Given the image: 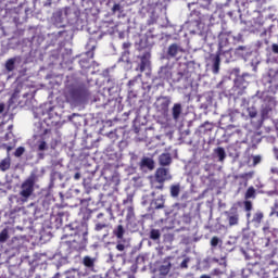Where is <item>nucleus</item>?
Wrapping results in <instances>:
<instances>
[{"label": "nucleus", "instance_id": "4c0bfd02", "mask_svg": "<svg viewBox=\"0 0 278 278\" xmlns=\"http://www.w3.org/2000/svg\"><path fill=\"white\" fill-rule=\"evenodd\" d=\"M243 206L247 212H251L253 210V202H251V200H245Z\"/></svg>", "mask_w": 278, "mask_h": 278}, {"label": "nucleus", "instance_id": "37998d69", "mask_svg": "<svg viewBox=\"0 0 278 278\" xmlns=\"http://www.w3.org/2000/svg\"><path fill=\"white\" fill-rule=\"evenodd\" d=\"M219 242H220V239L218 237H213L211 239V247L216 248V247H218Z\"/></svg>", "mask_w": 278, "mask_h": 278}, {"label": "nucleus", "instance_id": "423d86ee", "mask_svg": "<svg viewBox=\"0 0 278 278\" xmlns=\"http://www.w3.org/2000/svg\"><path fill=\"white\" fill-rule=\"evenodd\" d=\"M186 207H188V204L186 203H175L172 206L170 212H165L166 216H168V214H174V216H179V213L182 212V218H184V223L189 224L190 223V215L186 214Z\"/></svg>", "mask_w": 278, "mask_h": 278}, {"label": "nucleus", "instance_id": "cd10ccee", "mask_svg": "<svg viewBox=\"0 0 278 278\" xmlns=\"http://www.w3.org/2000/svg\"><path fill=\"white\" fill-rule=\"evenodd\" d=\"M262 220H264V213L256 212L253 215L252 223H255V225H260L262 223Z\"/></svg>", "mask_w": 278, "mask_h": 278}, {"label": "nucleus", "instance_id": "bf43d9fd", "mask_svg": "<svg viewBox=\"0 0 278 278\" xmlns=\"http://www.w3.org/2000/svg\"><path fill=\"white\" fill-rule=\"evenodd\" d=\"M103 216H104L103 213H99V214L97 215V218H103Z\"/></svg>", "mask_w": 278, "mask_h": 278}, {"label": "nucleus", "instance_id": "a18cd8bd", "mask_svg": "<svg viewBox=\"0 0 278 278\" xmlns=\"http://www.w3.org/2000/svg\"><path fill=\"white\" fill-rule=\"evenodd\" d=\"M252 178H253V172H249L241 175V179H252Z\"/></svg>", "mask_w": 278, "mask_h": 278}, {"label": "nucleus", "instance_id": "e433bc0d", "mask_svg": "<svg viewBox=\"0 0 278 278\" xmlns=\"http://www.w3.org/2000/svg\"><path fill=\"white\" fill-rule=\"evenodd\" d=\"M159 270L160 275H163V277H165V275H168V273H170V267L162 265Z\"/></svg>", "mask_w": 278, "mask_h": 278}, {"label": "nucleus", "instance_id": "9d476101", "mask_svg": "<svg viewBox=\"0 0 278 278\" xmlns=\"http://www.w3.org/2000/svg\"><path fill=\"white\" fill-rule=\"evenodd\" d=\"M140 170H153L155 168V161L149 156H143L139 162Z\"/></svg>", "mask_w": 278, "mask_h": 278}, {"label": "nucleus", "instance_id": "3c124183", "mask_svg": "<svg viewBox=\"0 0 278 278\" xmlns=\"http://www.w3.org/2000/svg\"><path fill=\"white\" fill-rule=\"evenodd\" d=\"M74 179H75V181H79V179H81V173L76 172L74 175Z\"/></svg>", "mask_w": 278, "mask_h": 278}, {"label": "nucleus", "instance_id": "bb28decb", "mask_svg": "<svg viewBox=\"0 0 278 278\" xmlns=\"http://www.w3.org/2000/svg\"><path fill=\"white\" fill-rule=\"evenodd\" d=\"M15 64H16V59L15 58L9 59L5 62V68L8 71V73H12V71H14Z\"/></svg>", "mask_w": 278, "mask_h": 278}, {"label": "nucleus", "instance_id": "1a4fd4ad", "mask_svg": "<svg viewBox=\"0 0 278 278\" xmlns=\"http://www.w3.org/2000/svg\"><path fill=\"white\" fill-rule=\"evenodd\" d=\"M172 177L168 175V169L164 167H160L155 172V180L157 184H164V181H168Z\"/></svg>", "mask_w": 278, "mask_h": 278}, {"label": "nucleus", "instance_id": "aec40b11", "mask_svg": "<svg viewBox=\"0 0 278 278\" xmlns=\"http://www.w3.org/2000/svg\"><path fill=\"white\" fill-rule=\"evenodd\" d=\"M169 192L173 199H177V197H179V192H181V187L179 185H172L169 188Z\"/></svg>", "mask_w": 278, "mask_h": 278}, {"label": "nucleus", "instance_id": "774afa93", "mask_svg": "<svg viewBox=\"0 0 278 278\" xmlns=\"http://www.w3.org/2000/svg\"><path fill=\"white\" fill-rule=\"evenodd\" d=\"M128 84H129V86H132L134 81L129 80V83H128Z\"/></svg>", "mask_w": 278, "mask_h": 278}, {"label": "nucleus", "instance_id": "f704fd0d", "mask_svg": "<svg viewBox=\"0 0 278 278\" xmlns=\"http://www.w3.org/2000/svg\"><path fill=\"white\" fill-rule=\"evenodd\" d=\"M152 190H164V182L153 181L151 185Z\"/></svg>", "mask_w": 278, "mask_h": 278}, {"label": "nucleus", "instance_id": "ea45409f", "mask_svg": "<svg viewBox=\"0 0 278 278\" xmlns=\"http://www.w3.org/2000/svg\"><path fill=\"white\" fill-rule=\"evenodd\" d=\"M24 153H25V148L24 147H18L14 152V156L15 157H21Z\"/></svg>", "mask_w": 278, "mask_h": 278}, {"label": "nucleus", "instance_id": "39448f33", "mask_svg": "<svg viewBox=\"0 0 278 278\" xmlns=\"http://www.w3.org/2000/svg\"><path fill=\"white\" fill-rule=\"evenodd\" d=\"M172 103L173 99L170 96H160L154 103V108L159 114H162V116H168Z\"/></svg>", "mask_w": 278, "mask_h": 278}, {"label": "nucleus", "instance_id": "4468645a", "mask_svg": "<svg viewBox=\"0 0 278 278\" xmlns=\"http://www.w3.org/2000/svg\"><path fill=\"white\" fill-rule=\"evenodd\" d=\"M126 223L127 225H131L136 223V212L134 211V205H128L126 207Z\"/></svg>", "mask_w": 278, "mask_h": 278}, {"label": "nucleus", "instance_id": "20e7f679", "mask_svg": "<svg viewBox=\"0 0 278 278\" xmlns=\"http://www.w3.org/2000/svg\"><path fill=\"white\" fill-rule=\"evenodd\" d=\"M38 181V175L36 173H31L21 185L20 190V199L22 203H27L29 201V197L34 194V188L36 182Z\"/></svg>", "mask_w": 278, "mask_h": 278}, {"label": "nucleus", "instance_id": "6e6d98bb", "mask_svg": "<svg viewBox=\"0 0 278 278\" xmlns=\"http://www.w3.org/2000/svg\"><path fill=\"white\" fill-rule=\"evenodd\" d=\"M129 47H131L130 42H124L123 43V49H129Z\"/></svg>", "mask_w": 278, "mask_h": 278}, {"label": "nucleus", "instance_id": "052dcab7", "mask_svg": "<svg viewBox=\"0 0 278 278\" xmlns=\"http://www.w3.org/2000/svg\"><path fill=\"white\" fill-rule=\"evenodd\" d=\"M204 170H206V172L210 170V165H205Z\"/></svg>", "mask_w": 278, "mask_h": 278}, {"label": "nucleus", "instance_id": "393cba45", "mask_svg": "<svg viewBox=\"0 0 278 278\" xmlns=\"http://www.w3.org/2000/svg\"><path fill=\"white\" fill-rule=\"evenodd\" d=\"M83 264L86 268H94V258L90 256H84Z\"/></svg>", "mask_w": 278, "mask_h": 278}, {"label": "nucleus", "instance_id": "8fccbe9b", "mask_svg": "<svg viewBox=\"0 0 278 278\" xmlns=\"http://www.w3.org/2000/svg\"><path fill=\"white\" fill-rule=\"evenodd\" d=\"M271 51H273V53H275V55H278V45L277 43H274L271 46Z\"/></svg>", "mask_w": 278, "mask_h": 278}, {"label": "nucleus", "instance_id": "f03ea898", "mask_svg": "<svg viewBox=\"0 0 278 278\" xmlns=\"http://www.w3.org/2000/svg\"><path fill=\"white\" fill-rule=\"evenodd\" d=\"M63 97L67 103L75 105V103H83V101H86V99L90 97V91H88V88L84 85L72 84L65 87Z\"/></svg>", "mask_w": 278, "mask_h": 278}, {"label": "nucleus", "instance_id": "e2e57ef3", "mask_svg": "<svg viewBox=\"0 0 278 278\" xmlns=\"http://www.w3.org/2000/svg\"><path fill=\"white\" fill-rule=\"evenodd\" d=\"M109 257H110V260H113L114 258V254L110 253Z\"/></svg>", "mask_w": 278, "mask_h": 278}, {"label": "nucleus", "instance_id": "0e129e2a", "mask_svg": "<svg viewBox=\"0 0 278 278\" xmlns=\"http://www.w3.org/2000/svg\"><path fill=\"white\" fill-rule=\"evenodd\" d=\"M247 218H251V212L247 213Z\"/></svg>", "mask_w": 278, "mask_h": 278}, {"label": "nucleus", "instance_id": "0eeeda50", "mask_svg": "<svg viewBox=\"0 0 278 278\" xmlns=\"http://www.w3.org/2000/svg\"><path fill=\"white\" fill-rule=\"evenodd\" d=\"M229 227H236L240 225V213L238 212V206L232 205L229 211L224 212Z\"/></svg>", "mask_w": 278, "mask_h": 278}, {"label": "nucleus", "instance_id": "c85d7f7f", "mask_svg": "<svg viewBox=\"0 0 278 278\" xmlns=\"http://www.w3.org/2000/svg\"><path fill=\"white\" fill-rule=\"evenodd\" d=\"M191 16H195L193 20L195 23H201L203 16L201 15V11L193 9L190 13Z\"/></svg>", "mask_w": 278, "mask_h": 278}, {"label": "nucleus", "instance_id": "338daca9", "mask_svg": "<svg viewBox=\"0 0 278 278\" xmlns=\"http://www.w3.org/2000/svg\"><path fill=\"white\" fill-rule=\"evenodd\" d=\"M151 197H155V191H152Z\"/></svg>", "mask_w": 278, "mask_h": 278}, {"label": "nucleus", "instance_id": "a211bd4d", "mask_svg": "<svg viewBox=\"0 0 278 278\" xmlns=\"http://www.w3.org/2000/svg\"><path fill=\"white\" fill-rule=\"evenodd\" d=\"M257 198V191L255 190V187L251 186L247 189L244 193V200L249 201V199H256Z\"/></svg>", "mask_w": 278, "mask_h": 278}, {"label": "nucleus", "instance_id": "4be33fe9", "mask_svg": "<svg viewBox=\"0 0 278 278\" xmlns=\"http://www.w3.org/2000/svg\"><path fill=\"white\" fill-rule=\"evenodd\" d=\"M270 173H271L270 179L271 181H274L276 186V190L278 191V167H271Z\"/></svg>", "mask_w": 278, "mask_h": 278}, {"label": "nucleus", "instance_id": "72a5a7b5", "mask_svg": "<svg viewBox=\"0 0 278 278\" xmlns=\"http://www.w3.org/2000/svg\"><path fill=\"white\" fill-rule=\"evenodd\" d=\"M248 115L250 118H256L257 117V109L255 106H249L247 109Z\"/></svg>", "mask_w": 278, "mask_h": 278}, {"label": "nucleus", "instance_id": "864d4df0", "mask_svg": "<svg viewBox=\"0 0 278 278\" xmlns=\"http://www.w3.org/2000/svg\"><path fill=\"white\" fill-rule=\"evenodd\" d=\"M240 51H247V47L244 46H239L237 49H236V52H240Z\"/></svg>", "mask_w": 278, "mask_h": 278}, {"label": "nucleus", "instance_id": "09e8293b", "mask_svg": "<svg viewBox=\"0 0 278 278\" xmlns=\"http://www.w3.org/2000/svg\"><path fill=\"white\" fill-rule=\"evenodd\" d=\"M116 250H117V251H121V252L125 251V244L118 242V243L116 244Z\"/></svg>", "mask_w": 278, "mask_h": 278}, {"label": "nucleus", "instance_id": "7ed1b4c3", "mask_svg": "<svg viewBox=\"0 0 278 278\" xmlns=\"http://www.w3.org/2000/svg\"><path fill=\"white\" fill-rule=\"evenodd\" d=\"M88 247V232H84L83 236L75 235L72 241L61 242V251H64L65 255H71L74 251H86Z\"/></svg>", "mask_w": 278, "mask_h": 278}, {"label": "nucleus", "instance_id": "58836bf2", "mask_svg": "<svg viewBox=\"0 0 278 278\" xmlns=\"http://www.w3.org/2000/svg\"><path fill=\"white\" fill-rule=\"evenodd\" d=\"M134 205V195L128 194L126 199L123 200V205Z\"/></svg>", "mask_w": 278, "mask_h": 278}, {"label": "nucleus", "instance_id": "f257e3e1", "mask_svg": "<svg viewBox=\"0 0 278 278\" xmlns=\"http://www.w3.org/2000/svg\"><path fill=\"white\" fill-rule=\"evenodd\" d=\"M159 77L160 79H173L174 84H181L182 81V88H188L191 84L190 77L192 76L190 75V70H188V67L178 71L176 74H173V68H170L168 65H165L160 68Z\"/></svg>", "mask_w": 278, "mask_h": 278}, {"label": "nucleus", "instance_id": "a19ab883", "mask_svg": "<svg viewBox=\"0 0 278 278\" xmlns=\"http://www.w3.org/2000/svg\"><path fill=\"white\" fill-rule=\"evenodd\" d=\"M105 228H108V224L98 223L94 226V231H103V229H105Z\"/></svg>", "mask_w": 278, "mask_h": 278}, {"label": "nucleus", "instance_id": "5fc2aeb1", "mask_svg": "<svg viewBox=\"0 0 278 278\" xmlns=\"http://www.w3.org/2000/svg\"><path fill=\"white\" fill-rule=\"evenodd\" d=\"M4 111H5V104L0 103V114H3Z\"/></svg>", "mask_w": 278, "mask_h": 278}, {"label": "nucleus", "instance_id": "79ce46f5", "mask_svg": "<svg viewBox=\"0 0 278 278\" xmlns=\"http://www.w3.org/2000/svg\"><path fill=\"white\" fill-rule=\"evenodd\" d=\"M207 125H210V122H204L202 125H200V129H204L203 134L206 131H212V127H206Z\"/></svg>", "mask_w": 278, "mask_h": 278}, {"label": "nucleus", "instance_id": "9b49d317", "mask_svg": "<svg viewBox=\"0 0 278 278\" xmlns=\"http://www.w3.org/2000/svg\"><path fill=\"white\" fill-rule=\"evenodd\" d=\"M220 54L219 52H216L215 54L210 55V60L212 62V71L214 75H218L220 72Z\"/></svg>", "mask_w": 278, "mask_h": 278}, {"label": "nucleus", "instance_id": "dca6fc26", "mask_svg": "<svg viewBox=\"0 0 278 278\" xmlns=\"http://www.w3.org/2000/svg\"><path fill=\"white\" fill-rule=\"evenodd\" d=\"M165 203L166 199H164V195H160L159 198L152 200L151 205L154 207V210H164Z\"/></svg>", "mask_w": 278, "mask_h": 278}, {"label": "nucleus", "instance_id": "69168bd1", "mask_svg": "<svg viewBox=\"0 0 278 278\" xmlns=\"http://www.w3.org/2000/svg\"><path fill=\"white\" fill-rule=\"evenodd\" d=\"M7 150H8V151H12V147L9 146V147L7 148Z\"/></svg>", "mask_w": 278, "mask_h": 278}, {"label": "nucleus", "instance_id": "c756f323", "mask_svg": "<svg viewBox=\"0 0 278 278\" xmlns=\"http://www.w3.org/2000/svg\"><path fill=\"white\" fill-rule=\"evenodd\" d=\"M159 18L160 15H157L155 11H153L148 20V25H156Z\"/></svg>", "mask_w": 278, "mask_h": 278}, {"label": "nucleus", "instance_id": "f3484780", "mask_svg": "<svg viewBox=\"0 0 278 278\" xmlns=\"http://www.w3.org/2000/svg\"><path fill=\"white\" fill-rule=\"evenodd\" d=\"M159 162L161 166H170L173 157H170L169 153H163L159 156Z\"/></svg>", "mask_w": 278, "mask_h": 278}, {"label": "nucleus", "instance_id": "473e14b6", "mask_svg": "<svg viewBox=\"0 0 278 278\" xmlns=\"http://www.w3.org/2000/svg\"><path fill=\"white\" fill-rule=\"evenodd\" d=\"M269 114H270V108H268V106L263 108L261 110V118H262V121L268 119Z\"/></svg>", "mask_w": 278, "mask_h": 278}, {"label": "nucleus", "instance_id": "ddd939ff", "mask_svg": "<svg viewBox=\"0 0 278 278\" xmlns=\"http://www.w3.org/2000/svg\"><path fill=\"white\" fill-rule=\"evenodd\" d=\"M182 112L184 108L181 106V103H174L172 108V118L176 122L179 121Z\"/></svg>", "mask_w": 278, "mask_h": 278}, {"label": "nucleus", "instance_id": "13d9d810", "mask_svg": "<svg viewBox=\"0 0 278 278\" xmlns=\"http://www.w3.org/2000/svg\"><path fill=\"white\" fill-rule=\"evenodd\" d=\"M275 212H276V214L278 216V203L275 204Z\"/></svg>", "mask_w": 278, "mask_h": 278}, {"label": "nucleus", "instance_id": "4d7b16f0", "mask_svg": "<svg viewBox=\"0 0 278 278\" xmlns=\"http://www.w3.org/2000/svg\"><path fill=\"white\" fill-rule=\"evenodd\" d=\"M263 231L264 233H268V231H270V227L268 226L263 227Z\"/></svg>", "mask_w": 278, "mask_h": 278}, {"label": "nucleus", "instance_id": "a878e982", "mask_svg": "<svg viewBox=\"0 0 278 278\" xmlns=\"http://www.w3.org/2000/svg\"><path fill=\"white\" fill-rule=\"evenodd\" d=\"M10 157H5L0 162V170H2V173H5V170H10Z\"/></svg>", "mask_w": 278, "mask_h": 278}, {"label": "nucleus", "instance_id": "2eb2a0df", "mask_svg": "<svg viewBox=\"0 0 278 278\" xmlns=\"http://www.w3.org/2000/svg\"><path fill=\"white\" fill-rule=\"evenodd\" d=\"M125 226H123L122 224H118L113 229V236H115V238H117L118 240H123V238H125Z\"/></svg>", "mask_w": 278, "mask_h": 278}, {"label": "nucleus", "instance_id": "49530a36", "mask_svg": "<svg viewBox=\"0 0 278 278\" xmlns=\"http://www.w3.org/2000/svg\"><path fill=\"white\" fill-rule=\"evenodd\" d=\"M113 14H116V12H121V4H114L112 8Z\"/></svg>", "mask_w": 278, "mask_h": 278}, {"label": "nucleus", "instance_id": "5701e85b", "mask_svg": "<svg viewBox=\"0 0 278 278\" xmlns=\"http://www.w3.org/2000/svg\"><path fill=\"white\" fill-rule=\"evenodd\" d=\"M150 240H153L154 242L160 240L162 238V232L160 229H151L149 235Z\"/></svg>", "mask_w": 278, "mask_h": 278}, {"label": "nucleus", "instance_id": "b1692460", "mask_svg": "<svg viewBox=\"0 0 278 278\" xmlns=\"http://www.w3.org/2000/svg\"><path fill=\"white\" fill-rule=\"evenodd\" d=\"M245 77H251V75L250 74H242L241 76H239L238 78H237V81H236V84L237 85H239V86H241L242 88H247L248 86H249V83H247V81H244V78Z\"/></svg>", "mask_w": 278, "mask_h": 278}, {"label": "nucleus", "instance_id": "c9c22d12", "mask_svg": "<svg viewBox=\"0 0 278 278\" xmlns=\"http://www.w3.org/2000/svg\"><path fill=\"white\" fill-rule=\"evenodd\" d=\"M262 25H264V17L258 15L256 18H254V27H262Z\"/></svg>", "mask_w": 278, "mask_h": 278}, {"label": "nucleus", "instance_id": "de8ad7c7", "mask_svg": "<svg viewBox=\"0 0 278 278\" xmlns=\"http://www.w3.org/2000/svg\"><path fill=\"white\" fill-rule=\"evenodd\" d=\"M190 261L188 258H185L181 263H180V268H188V263Z\"/></svg>", "mask_w": 278, "mask_h": 278}, {"label": "nucleus", "instance_id": "680f3d73", "mask_svg": "<svg viewBox=\"0 0 278 278\" xmlns=\"http://www.w3.org/2000/svg\"><path fill=\"white\" fill-rule=\"evenodd\" d=\"M38 155H39L40 160H42L45 157L43 153H39Z\"/></svg>", "mask_w": 278, "mask_h": 278}, {"label": "nucleus", "instance_id": "412c9836", "mask_svg": "<svg viewBox=\"0 0 278 278\" xmlns=\"http://www.w3.org/2000/svg\"><path fill=\"white\" fill-rule=\"evenodd\" d=\"M214 153H216L219 162H224L225 157H227V153L225 152V148L218 147L214 150Z\"/></svg>", "mask_w": 278, "mask_h": 278}, {"label": "nucleus", "instance_id": "6ab92c4d", "mask_svg": "<svg viewBox=\"0 0 278 278\" xmlns=\"http://www.w3.org/2000/svg\"><path fill=\"white\" fill-rule=\"evenodd\" d=\"M177 53H179V46L177 43H172L169 47H168V50H167V55L169 58H176L177 56Z\"/></svg>", "mask_w": 278, "mask_h": 278}, {"label": "nucleus", "instance_id": "603ef678", "mask_svg": "<svg viewBox=\"0 0 278 278\" xmlns=\"http://www.w3.org/2000/svg\"><path fill=\"white\" fill-rule=\"evenodd\" d=\"M236 114H240V112H238V111H232L231 113H230V118H231V121H232V123H233V118L236 117Z\"/></svg>", "mask_w": 278, "mask_h": 278}, {"label": "nucleus", "instance_id": "6e6552de", "mask_svg": "<svg viewBox=\"0 0 278 278\" xmlns=\"http://www.w3.org/2000/svg\"><path fill=\"white\" fill-rule=\"evenodd\" d=\"M228 47H229V38L220 37L219 42H218V49H217L216 53H219L222 55L230 53L231 48H228Z\"/></svg>", "mask_w": 278, "mask_h": 278}, {"label": "nucleus", "instance_id": "7c9ffc66", "mask_svg": "<svg viewBox=\"0 0 278 278\" xmlns=\"http://www.w3.org/2000/svg\"><path fill=\"white\" fill-rule=\"evenodd\" d=\"M48 150H49V144H47V141L39 140L37 142V151H48Z\"/></svg>", "mask_w": 278, "mask_h": 278}, {"label": "nucleus", "instance_id": "f8f14e48", "mask_svg": "<svg viewBox=\"0 0 278 278\" xmlns=\"http://www.w3.org/2000/svg\"><path fill=\"white\" fill-rule=\"evenodd\" d=\"M140 60V63L136 71H140V73H144L147 68L151 66V61L149 60V53H144L141 56H138Z\"/></svg>", "mask_w": 278, "mask_h": 278}, {"label": "nucleus", "instance_id": "c03bdc74", "mask_svg": "<svg viewBox=\"0 0 278 278\" xmlns=\"http://www.w3.org/2000/svg\"><path fill=\"white\" fill-rule=\"evenodd\" d=\"M262 162V156L260 155H254L253 156V166H257Z\"/></svg>", "mask_w": 278, "mask_h": 278}, {"label": "nucleus", "instance_id": "2f4dec72", "mask_svg": "<svg viewBox=\"0 0 278 278\" xmlns=\"http://www.w3.org/2000/svg\"><path fill=\"white\" fill-rule=\"evenodd\" d=\"M9 238L10 233L8 231V228L2 229L0 232V242H8Z\"/></svg>", "mask_w": 278, "mask_h": 278}]
</instances>
